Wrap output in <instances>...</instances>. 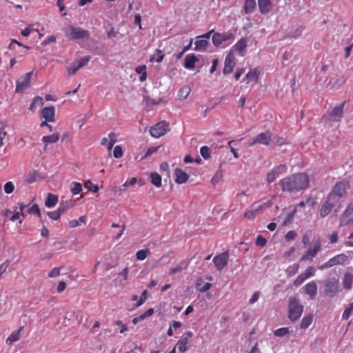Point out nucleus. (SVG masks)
Wrapping results in <instances>:
<instances>
[{"label":"nucleus","mask_w":353,"mask_h":353,"mask_svg":"<svg viewBox=\"0 0 353 353\" xmlns=\"http://www.w3.org/2000/svg\"><path fill=\"white\" fill-rule=\"evenodd\" d=\"M279 184L283 191L295 193L308 186L309 179L304 173H297L283 179Z\"/></svg>","instance_id":"1"},{"label":"nucleus","mask_w":353,"mask_h":353,"mask_svg":"<svg viewBox=\"0 0 353 353\" xmlns=\"http://www.w3.org/2000/svg\"><path fill=\"white\" fill-rule=\"evenodd\" d=\"M303 311V305L301 304L299 299L296 296L290 298L288 304V318L292 321H296L301 316Z\"/></svg>","instance_id":"2"},{"label":"nucleus","mask_w":353,"mask_h":353,"mask_svg":"<svg viewBox=\"0 0 353 353\" xmlns=\"http://www.w3.org/2000/svg\"><path fill=\"white\" fill-rule=\"evenodd\" d=\"M337 206L336 208L334 210V212L336 214L340 208L341 205L339 202L336 201L332 195H328L327 196V199L325 202L323 204L321 210H320V215L321 217H325L329 214V213L332 211V210Z\"/></svg>","instance_id":"3"},{"label":"nucleus","mask_w":353,"mask_h":353,"mask_svg":"<svg viewBox=\"0 0 353 353\" xmlns=\"http://www.w3.org/2000/svg\"><path fill=\"white\" fill-rule=\"evenodd\" d=\"M339 279L331 277L325 281L324 294L328 297L334 296L339 291Z\"/></svg>","instance_id":"4"},{"label":"nucleus","mask_w":353,"mask_h":353,"mask_svg":"<svg viewBox=\"0 0 353 353\" xmlns=\"http://www.w3.org/2000/svg\"><path fill=\"white\" fill-rule=\"evenodd\" d=\"M350 188L349 183L347 181L337 182L332 192L328 195H332L334 200L339 202V198L343 196L346 194L347 190Z\"/></svg>","instance_id":"5"},{"label":"nucleus","mask_w":353,"mask_h":353,"mask_svg":"<svg viewBox=\"0 0 353 353\" xmlns=\"http://www.w3.org/2000/svg\"><path fill=\"white\" fill-rule=\"evenodd\" d=\"M67 36L71 40L81 39L83 38H88L90 33L88 30H83L81 28H77L70 26L66 30Z\"/></svg>","instance_id":"6"},{"label":"nucleus","mask_w":353,"mask_h":353,"mask_svg":"<svg viewBox=\"0 0 353 353\" xmlns=\"http://www.w3.org/2000/svg\"><path fill=\"white\" fill-rule=\"evenodd\" d=\"M33 71H30L17 79L15 89L16 93H23L30 86V80Z\"/></svg>","instance_id":"7"},{"label":"nucleus","mask_w":353,"mask_h":353,"mask_svg":"<svg viewBox=\"0 0 353 353\" xmlns=\"http://www.w3.org/2000/svg\"><path fill=\"white\" fill-rule=\"evenodd\" d=\"M168 130V123L165 121H161L154 126L150 128V134L155 137L159 138L161 136L164 135L166 132Z\"/></svg>","instance_id":"8"},{"label":"nucleus","mask_w":353,"mask_h":353,"mask_svg":"<svg viewBox=\"0 0 353 353\" xmlns=\"http://www.w3.org/2000/svg\"><path fill=\"white\" fill-rule=\"evenodd\" d=\"M234 34L231 32L219 33L214 32L212 35V43L215 47L219 48L223 42L233 39Z\"/></svg>","instance_id":"9"},{"label":"nucleus","mask_w":353,"mask_h":353,"mask_svg":"<svg viewBox=\"0 0 353 353\" xmlns=\"http://www.w3.org/2000/svg\"><path fill=\"white\" fill-rule=\"evenodd\" d=\"M347 259V256L345 254H340L330 259L328 261L319 266V270H324L331 268L334 265L342 264Z\"/></svg>","instance_id":"10"},{"label":"nucleus","mask_w":353,"mask_h":353,"mask_svg":"<svg viewBox=\"0 0 353 353\" xmlns=\"http://www.w3.org/2000/svg\"><path fill=\"white\" fill-rule=\"evenodd\" d=\"M228 257V251H225L213 259V262L217 270L221 271L227 265Z\"/></svg>","instance_id":"11"},{"label":"nucleus","mask_w":353,"mask_h":353,"mask_svg":"<svg viewBox=\"0 0 353 353\" xmlns=\"http://www.w3.org/2000/svg\"><path fill=\"white\" fill-rule=\"evenodd\" d=\"M272 138V132L270 131H266L265 132L260 133L256 138L249 143L250 146H252L256 143L263 144L268 145Z\"/></svg>","instance_id":"12"},{"label":"nucleus","mask_w":353,"mask_h":353,"mask_svg":"<svg viewBox=\"0 0 353 353\" xmlns=\"http://www.w3.org/2000/svg\"><path fill=\"white\" fill-rule=\"evenodd\" d=\"M235 65L234 56L232 51H230L226 56L224 63V68L223 72L224 74H228L233 71Z\"/></svg>","instance_id":"13"},{"label":"nucleus","mask_w":353,"mask_h":353,"mask_svg":"<svg viewBox=\"0 0 353 353\" xmlns=\"http://www.w3.org/2000/svg\"><path fill=\"white\" fill-rule=\"evenodd\" d=\"M55 108L54 106L46 107L42 110L41 116L46 121L53 122L55 119Z\"/></svg>","instance_id":"14"},{"label":"nucleus","mask_w":353,"mask_h":353,"mask_svg":"<svg viewBox=\"0 0 353 353\" xmlns=\"http://www.w3.org/2000/svg\"><path fill=\"white\" fill-rule=\"evenodd\" d=\"M345 101L342 103L341 105L335 107L332 109V110L330 112V117L334 119V121H339L343 115V107L345 105Z\"/></svg>","instance_id":"15"},{"label":"nucleus","mask_w":353,"mask_h":353,"mask_svg":"<svg viewBox=\"0 0 353 353\" xmlns=\"http://www.w3.org/2000/svg\"><path fill=\"white\" fill-rule=\"evenodd\" d=\"M176 175L175 182L178 184H181L187 182L189 179V175L183 171L181 169L176 168L174 170Z\"/></svg>","instance_id":"16"},{"label":"nucleus","mask_w":353,"mask_h":353,"mask_svg":"<svg viewBox=\"0 0 353 353\" xmlns=\"http://www.w3.org/2000/svg\"><path fill=\"white\" fill-rule=\"evenodd\" d=\"M259 7L262 14L268 13L273 7L271 0H259Z\"/></svg>","instance_id":"17"},{"label":"nucleus","mask_w":353,"mask_h":353,"mask_svg":"<svg viewBox=\"0 0 353 353\" xmlns=\"http://www.w3.org/2000/svg\"><path fill=\"white\" fill-rule=\"evenodd\" d=\"M197 61H199V59L196 55L194 54H188L185 58L184 66L187 69H192Z\"/></svg>","instance_id":"18"},{"label":"nucleus","mask_w":353,"mask_h":353,"mask_svg":"<svg viewBox=\"0 0 353 353\" xmlns=\"http://www.w3.org/2000/svg\"><path fill=\"white\" fill-rule=\"evenodd\" d=\"M305 292L310 296L311 299L314 298L317 294V285L315 282L312 281L307 283L305 286Z\"/></svg>","instance_id":"19"},{"label":"nucleus","mask_w":353,"mask_h":353,"mask_svg":"<svg viewBox=\"0 0 353 353\" xmlns=\"http://www.w3.org/2000/svg\"><path fill=\"white\" fill-rule=\"evenodd\" d=\"M256 7V2L255 0H245L244 11L246 14L252 13Z\"/></svg>","instance_id":"20"},{"label":"nucleus","mask_w":353,"mask_h":353,"mask_svg":"<svg viewBox=\"0 0 353 353\" xmlns=\"http://www.w3.org/2000/svg\"><path fill=\"white\" fill-rule=\"evenodd\" d=\"M24 327L21 326L19 330L12 332L6 339V343L11 345L12 343L18 341L20 339L21 332L23 330Z\"/></svg>","instance_id":"21"},{"label":"nucleus","mask_w":353,"mask_h":353,"mask_svg":"<svg viewBox=\"0 0 353 353\" xmlns=\"http://www.w3.org/2000/svg\"><path fill=\"white\" fill-rule=\"evenodd\" d=\"M345 82V79L344 77H341L339 79H335L334 81H332V79L330 81L329 83L327 84V87L330 85L331 89H339L341 88L343 83Z\"/></svg>","instance_id":"22"},{"label":"nucleus","mask_w":353,"mask_h":353,"mask_svg":"<svg viewBox=\"0 0 353 353\" xmlns=\"http://www.w3.org/2000/svg\"><path fill=\"white\" fill-rule=\"evenodd\" d=\"M353 281V275L351 273L346 272L343 279V287L346 290H350L352 288Z\"/></svg>","instance_id":"23"},{"label":"nucleus","mask_w":353,"mask_h":353,"mask_svg":"<svg viewBox=\"0 0 353 353\" xmlns=\"http://www.w3.org/2000/svg\"><path fill=\"white\" fill-rule=\"evenodd\" d=\"M58 202V196L55 194L49 193L45 201V205L48 208H52L56 205Z\"/></svg>","instance_id":"24"},{"label":"nucleus","mask_w":353,"mask_h":353,"mask_svg":"<svg viewBox=\"0 0 353 353\" xmlns=\"http://www.w3.org/2000/svg\"><path fill=\"white\" fill-rule=\"evenodd\" d=\"M198 40L196 41L194 43L195 47L194 50L199 51V50H205L208 46L209 45V41L206 39H197Z\"/></svg>","instance_id":"25"},{"label":"nucleus","mask_w":353,"mask_h":353,"mask_svg":"<svg viewBox=\"0 0 353 353\" xmlns=\"http://www.w3.org/2000/svg\"><path fill=\"white\" fill-rule=\"evenodd\" d=\"M247 47V39L241 38L234 46L233 48L239 52H243Z\"/></svg>","instance_id":"26"},{"label":"nucleus","mask_w":353,"mask_h":353,"mask_svg":"<svg viewBox=\"0 0 353 353\" xmlns=\"http://www.w3.org/2000/svg\"><path fill=\"white\" fill-rule=\"evenodd\" d=\"M41 179V175L37 171L31 172L28 174V178L26 181V183L31 184L34 182H36L39 179Z\"/></svg>","instance_id":"27"},{"label":"nucleus","mask_w":353,"mask_h":353,"mask_svg":"<svg viewBox=\"0 0 353 353\" xmlns=\"http://www.w3.org/2000/svg\"><path fill=\"white\" fill-rule=\"evenodd\" d=\"M312 320L313 316L311 314H309L307 316H304L301 320L300 327L303 330L307 328L309 325L312 323Z\"/></svg>","instance_id":"28"},{"label":"nucleus","mask_w":353,"mask_h":353,"mask_svg":"<svg viewBox=\"0 0 353 353\" xmlns=\"http://www.w3.org/2000/svg\"><path fill=\"white\" fill-rule=\"evenodd\" d=\"M59 139L58 134H52L48 136H44L42 138V141L46 143V148L49 143H56Z\"/></svg>","instance_id":"29"},{"label":"nucleus","mask_w":353,"mask_h":353,"mask_svg":"<svg viewBox=\"0 0 353 353\" xmlns=\"http://www.w3.org/2000/svg\"><path fill=\"white\" fill-rule=\"evenodd\" d=\"M258 77H259L258 72L256 70H251L248 73H247L244 80H246V83H249L252 81H256L258 79Z\"/></svg>","instance_id":"30"},{"label":"nucleus","mask_w":353,"mask_h":353,"mask_svg":"<svg viewBox=\"0 0 353 353\" xmlns=\"http://www.w3.org/2000/svg\"><path fill=\"white\" fill-rule=\"evenodd\" d=\"M44 104L42 97L38 96L34 98L32 103L30 105L29 110L32 112L34 111L37 105L42 106Z\"/></svg>","instance_id":"31"},{"label":"nucleus","mask_w":353,"mask_h":353,"mask_svg":"<svg viewBox=\"0 0 353 353\" xmlns=\"http://www.w3.org/2000/svg\"><path fill=\"white\" fill-rule=\"evenodd\" d=\"M151 183L157 188L161 186V176L157 172H152L150 174Z\"/></svg>","instance_id":"32"},{"label":"nucleus","mask_w":353,"mask_h":353,"mask_svg":"<svg viewBox=\"0 0 353 353\" xmlns=\"http://www.w3.org/2000/svg\"><path fill=\"white\" fill-rule=\"evenodd\" d=\"M74 204V201L72 200H70L69 201H66L64 203H61L58 210L60 211L61 214L66 212L68 209L72 208Z\"/></svg>","instance_id":"33"},{"label":"nucleus","mask_w":353,"mask_h":353,"mask_svg":"<svg viewBox=\"0 0 353 353\" xmlns=\"http://www.w3.org/2000/svg\"><path fill=\"white\" fill-rule=\"evenodd\" d=\"M352 214H353V203H350L343 212L342 217L341 218V223H343L345 221V218L348 217Z\"/></svg>","instance_id":"34"},{"label":"nucleus","mask_w":353,"mask_h":353,"mask_svg":"<svg viewBox=\"0 0 353 353\" xmlns=\"http://www.w3.org/2000/svg\"><path fill=\"white\" fill-rule=\"evenodd\" d=\"M28 212L29 214H35L40 219L41 221H43L41 211L37 204H34L31 208H30L28 210Z\"/></svg>","instance_id":"35"},{"label":"nucleus","mask_w":353,"mask_h":353,"mask_svg":"<svg viewBox=\"0 0 353 353\" xmlns=\"http://www.w3.org/2000/svg\"><path fill=\"white\" fill-rule=\"evenodd\" d=\"M85 188L92 192H97L99 190V186L94 185L90 180H88L84 183Z\"/></svg>","instance_id":"36"},{"label":"nucleus","mask_w":353,"mask_h":353,"mask_svg":"<svg viewBox=\"0 0 353 353\" xmlns=\"http://www.w3.org/2000/svg\"><path fill=\"white\" fill-rule=\"evenodd\" d=\"M200 153H201V155L202 156V157L204 159L207 160V159H209L210 157L211 150L208 146H203L200 149Z\"/></svg>","instance_id":"37"},{"label":"nucleus","mask_w":353,"mask_h":353,"mask_svg":"<svg viewBox=\"0 0 353 353\" xmlns=\"http://www.w3.org/2000/svg\"><path fill=\"white\" fill-rule=\"evenodd\" d=\"M188 341H187L185 339H183V337L181 338V339L178 341L176 345L179 347V350L181 352H185L188 347L186 346Z\"/></svg>","instance_id":"38"},{"label":"nucleus","mask_w":353,"mask_h":353,"mask_svg":"<svg viewBox=\"0 0 353 353\" xmlns=\"http://www.w3.org/2000/svg\"><path fill=\"white\" fill-rule=\"evenodd\" d=\"M80 68L78 66L77 61H74L67 68L68 75L74 74Z\"/></svg>","instance_id":"39"},{"label":"nucleus","mask_w":353,"mask_h":353,"mask_svg":"<svg viewBox=\"0 0 353 353\" xmlns=\"http://www.w3.org/2000/svg\"><path fill=\"white\" fill-rule=\"evenodd\" d=\"M150 254L149 249H143L138 251L136 254L138 260H144Z\"/></svg>","instance_id":"40"},{"label":"nucleus","mask_w":353,"mask_h":353,"mask_svg":"<svg viewBox=\"0 0 353 353\" xmlns=\"http://www.w3.org/2000/svg\"><path fill=\"white\" fill-rule=\"evenodd\" d=\"M259 212V209L257 208V207H256L254 208H252L250 210L246 211L244 213V217L246 219H253L257 214V213Z\"/></svg>","instance_id":"41"},{"label":"nucleus","mask_w":353,"mask_h":353,"mask_svg":"<svg viewBox=\"0 0 353 353\" xmlns=\"http://www.w3.org/2000/svg\"><path fill=\"white\" fill-rule=\"evenodd\" d=\"M190 88H188V87H184V88H182L181 89H180L179 92V97L181 99H186L190 92Z\"/></svg>","instance_id":"42"},{"label":"nucleus","mask_w":353,"mask_h":353,"mask_svg":"<svg viewBox=\"0 0 353 353\" xmlns=\"http://www.w3.org/2000/svg\"><path fill=\"white\" fill-rule=\"evenodd\" d=\"M137 178L136 177H132L129 181H126L125 183H124L122 186H120V187H118V188H115L116 190H118L119 191H122V190H124L125 188L128 186V185H133L134 184H135L137 183Z\"/></svg>","instance_id":"43"},{"label":"nucleus","mask_w":353,"mask_h":353,"mask_svg":"<svg viewBox=\"0 0 353 353\" xmlns=\"http://www.w3.org/2000/svg\"><path fill=\"white\" fill-rule=\"evenodd\" d=\"M223 177V173L221 170H219L214 174V176L211 179V183L215 185L216 183L219 182V181Z\"/></svg>","instance_id":"44"},{"label":"nucleus","mask_w":353,"mask_h":353,"mask_svg":"<svg viewBox=\"0 0 353 353\" xmlns=\"http://www.w3.org/2000/svg\"><path fill=\"white\" fill-rule=\"evenodd\" d=\"M299 268V264H294L292 266H290L286 270L287 274L290 276L294 275L298 272Z\"/></svg>","instance_id":"45"},{"label":"nucleus","mask_w":353,"mask_h":353,"mask_svg":"<svg viewBox=\"0 0 353 353\" xmlns=\"http://www.w3.org/2000/svg\"><path fill=\"white\" fill-rule=\"evenodd\" d=\"M85 216H80L79 220H72L69 222V226L70 228H75L79 225L80 223H85Z\"/></svg>","instance_id":"46"},{"label":"nucleus","mask_w":353,"mask_h":353,"mask_svg":"<svg viewBox=\"0 0 353 353\" xmlns=\"http://www.w3.org/2000/svg\"><path fill=\"white\" fill-rule=\"evenodd\" d=\"M315 256V254L312 252V248H310L307 250L305 254L302 256L300 259V261H304L306 260H312L313 257Z\"/></svg>","instance_id":"47"},{"label":"nucleus","mask_w":353,"mask_h":353,"mask_svg":"<svg viewBox=\"0 0 353 353\" xmlns=\"http://www.w3.org/2000/svg\"><path fill=\"white\" fill-rule=\"evenodd\" d=\"M163 57L164 55L162 51L160 50H157V53L151 57L150 61L155 60L156 61L160 63L163 59Z\"/></svg>","instance_id":"48"},{"label":"nucleus","mask_w":353,"mask_h":353,"mask_svg":"<svg viewBox=\"0 0 353 353\" xmlns=\"http://www.w3.org/2000/svg\"><path fill=\"white\" fill-rule=\"evenodd\" d=\"M295 213H296V209H294L292 212L289 213L286 216V217H285V220L283 221L282 225H287L290 224L292 221V220L294 219V216L295 215Z\"/></svg>","instance_id":"49"},{"label":"nucleus","mask_w":353,"mask_h":353,"mask_svg":"<svg viewBox=\"0 0 353 353\" xmlns=\"http://www.w3.org/2000/svg\"><path fill=\"white\" fill-rule=\"evenodd\" d=\"M289 333L288 327H281L274 331V334L276 336L282 337Z\"/></svg>","instance_id":"50"},{"label":"nucleus","mask_w":353,"mask_h":353,"mask_svg":"<svg viewBox=\"0 0 353 353\" xmlns=\"http://www.w3.org/2000/svg\"><path fill=\"white\" fill-rule=\"evenodd\" d=\"M147 294H148L147 290H143L138 302L134 305V307H139L143 304V303L145 302V301L147 299Z\"/></svg>","instance_id":"51"},{"label":"nucleus","mask_w":353,"mask_h":353,"mask_svg":"<svg viewBox=\"0 0 353 353\" xmlns=\"http://www.w3.org/2000/svg\"><path fill=\"white\" fill-rule=\"evenodd\" d=\"M74 187L71 189V192L73 194H77L82 190V185L80 183L73 182Z\"/></svg>","instance_id":"52"},{"label":"nucleus","mask_w":353,"mask_h":353,"mask_svg":"<svg viewBox=\"0 0 353 353\" xmlns=\"http://www.w3.org/2000/svg\"><path fill=\"white\" fill-rule=\"evenodd\" d=\"M47 215L52 219L53 220H58L59 219L61 215V213L60 212V211L57 209V210L56 211H54V212H47Z\"/></svg>","instance_id":"53"},{"label":"nucleus","mask_w":353,"mask_h":353,"mask_svg":"<svg viewBox=\"0 0 353 353\" xmlns=\"http://www.w3.org/2000/svg\"><path fill=\"white\" fill-rule=\"evenodd\" d=\"M14 190V185L12 182H7L4 185V191L6 194H11Z\"/></svg>","instance_id":"54"},{"label":"nucleus","mask_w":353,"mask_h":353,"mask_svg":"<svg viewBox=\"0 0 353 353\" xmlns=\"http://www.w3.org/2000/svg\"><path fill=\"white\" fill-rule=\"evenodd\" d=\"M184 263H182L181 264L177 265L176 267L174 268H172L170 270V272H169V274L170 275H173V274H176L177 272H181L183 268H186L188 265L185 264L184 267H183V264Z\"/></svg>","instance_id":"55"},{"label":"nucleus","mask_w":353,"mask_h":353,"mask_svg":"<svg viewBox=\"0 0 353 353\" xmlns=\"http://www.w3.org/2000/svg\"><path fill=\"white\" fill-rule=\"evenodd\" d=\"M307 279V276L304 274V273L300 274L294 281V285L295 286L301 285L303 281Z\"/></svg>","instance_id":"56"},{"label":"nucleus","mask_w":353,"mask_h":353,"mask_svg":"<svg viewBox=\"0 0 353 353\" xmlns=\"http://www.w3.org/2000/svg\"><path fill=\"white\" fill-rule=\"evenodd\" d=\"M352 310H353V302L345 310V311L343 314V319H349Z\"/></svg>","instance_id":"57"},{"label":"nucleus","mask_w":353,"mask_h":353,"mask_svg":"<svg viewBox=\"0 0 353 353\" xmlns=\"http://www.w3.org/2000/svg\"><path fill=\"white\" fill-rule=\"evenodd\" d=\"M90 59V57L86 56V57H83L80 60L77 61L78 66L81 68L86 65L88 64V63L89 62Z\"/></svg>","instance_id":"58"},{"label":"nucleus","mask_w":353,"mask_h":353,"mask_svg":"<svg viewBox=\"0 0 353 353\" xmlns=\"http://www.w3.org/2000/svg\"><path fill=\"white\" fill-rule=\"evenodd\" d=\"M123 156V150L120 145H117L114 149V157L117 159Z\"/></svg>","instance_id":"59"},{"label":"nucleus","mask_w":353,"mask_h":353,"mask_svg":"<svg viewBox=\"0 0 353 353\" xmlns=\"http://www.w3.org/2000/svg\"><path fill=\"white\" fill-rule=\"evenodd\" d=\"M266 243H267V240L265 238H263L261 235H259L257 236L256 240V245L263 247L266 245Z\"/></svg>","instance_id":"60"},{"label":"nucleus","mask_w":353,"mask_h":353,"mask_svg":"<svg viewBox=\"0 0 353 353\" xmlns=\"http://www.w3.org/2000/svg\"><path fill=\"white\" fill-rule=\"evenodd\" d=\"M158 149H159V147H150V148H149L148 149L146 153L145 154L143 158H148L152 154H154L155 152H157Z\"/></svg>","instance_id":"61"},{"label":"nucleus","mask_w":353,"mask_h":353,"mask_svg":"<svg viewBox=\"0 0 353 353\" xmlns=\"http://www.w3.org/2000/svg\"><path fill=\"white\" fill-rule=\"evenodd\" d=\"M296 234L294 231H289L285 236L286 241H290L295 239Z\"/></svg>","instance_id":"62"},{"label":"nucleus","mask_w":353,"mask_h":353,"mask_svg":"<svg viewBox=\"0 0 353 353\" xmlns=\"http://www.w3.org/2000/svg\"><path fill=\"white\" fill-rule=\"evenodd\" d=\"M321 241L320 240H318L314 245V248H312V252L316 255L317 254L318 252L320 251L321 250Z\"/></svg>","instance_id":"63"},{"label":"nucleus","mask_w":353,"mask_h":353,"mask_svg":"<svg viewBox=\"0 0 353 353\" xmlns=\"http://www.w3.org/2000/svg\"><path fill=\"white\" fill-rule=\"evenodd\" d=\"M276 175H277L273 170L267 174V181L269 183L273 182L275 179Z\"/></svg>","instance_id":"64"}]
</instances>
